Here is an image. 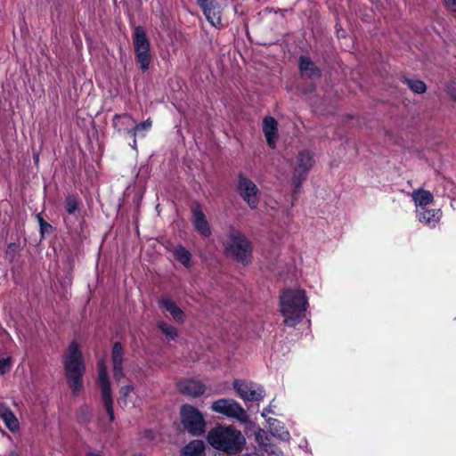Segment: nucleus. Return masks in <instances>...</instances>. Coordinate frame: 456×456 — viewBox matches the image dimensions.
<instances>
[{
	"label": "nucleus",
	"mask_w": 456,
	"mask_h": 456,
	"mask_svg": "<svg viewBox=\"0 0 456 456\" xmlns=\"http://www.w3.org/2000/svg\"><path fill=\"white\" fill-rule=\"evenodd\" d=\"M88 456H101V455L96 454V453H90Z\"/></svg>",
	"instance_id": "nucleus-38"
},
{
	"label": "nucleus",
	"mask_w": 456,
	"mask_h": 456,
	"mask_svg": "<svg viewBox=\"0 0 456 456\" xmlns=\"http://www.w3.org/2000/svg\"><path fill=\"white\" fill-rule=\"evenodd\" d=\"M255 436L260 451L265 454V456H282L281 451L271 443L265 430L259 428L256 432Z\"/></svg>",
	"instance_id": "nucleus-14"
},
{
	"label": "nucleus",
	"mask_w": 456,
	"mask_h": 456,
	"mask_svg": "<svg viewBox=\"0 0 456 456\" xmlns=\"http://www.w3.org/2000/svg\"><path fill=\"white\" fill-rule=\"evenodd\" d=\"M270 412H271V411H270V410H268V409H265V410L263 411V412H262V416H263V417H266V415H267L268 413H270Z\"/></svg>",
	"instance_id": "nucleus-34"
},
{
	"label": "nucleus",
	"mask_w": 456,
	"mask_h": 456,
	"mask_svg": "<svg viewBox=\"0 0 456 456\" xmlns=\"http://www.w3.org/2000/svg\"><path fill=\"white\" fill-rule=\"evenodd\" d=\"M240 195L252 209L256 208L259 198L258 188L253 181L246 176L240 175L238 183Z\"/></svg>",
	"instance_id": "nucleus-10"
},
{
	"label": "nucleus",
	"mask_w": 456,
	"mask_h": 456,
	"mask_svg": "<svg viewBox=\"0 0 456 456\" xmlns=\"http://www.w3.org/2000/svg\"><path fill=\"white\" fill-rule=\"evenodd\" d=\"M174 257L184 267L189 268L191 265V254L183 246H176L173 250Z\"/></svg>",
	"instance_id": "nucleus-26"
},
{
	"label": "nucleus",
	"mask_w": 456,
	"mask_h": 456,
	"mask_svg": "<svg viewBox=\"0 0 456 456\" xmlns=\"http://www.w3.org/2000/svg\"><path fill=\"white\" fill-rule=\"evenodd\" d=\"M118 403L120 406L126 407L128 405H132L133 407H139L141 404V399L138 395V390L136 387L132 384L121 387L119 389Z\"/></svg>",
	"instance_id": "nucleus-13"
},
{
	"label": "nucleus",
	"mask_w": 456,
	"mask_h": 456,
	"mask_svg": "<svg viewBox=\"0 0 456 456\" xmlns=\"http://www.w3.org/2000/svg\"><path fill=\"white\" fill-rule=\"evenodd\" d=\"M314 164V159L312 152L309 151H301L298 153L292 175V185L295 193L300 189Z\"/></svg>",
	"instance_id": "nucleus-7"
},
{
	"label": "nucleus",
	"mask_w": 456,
	"mask_h": 456,
	"mask_svg": "<svg viewBox=\"0 0 456 456\" xmlns=\"http://www.w3.org/2000/svg\"><path fill=\"white\" fill-rule=\"evenodd\" d=\"M263 132L266 142L271 148H274L278 138V124L272 117H266L263 120Z\"/></svg>",
	"instance_id": "nucleus-19"
},
{
	"label": "nucleus",
	"mask_w": 456,
	"mask_h": 456,
	"mask_svg": "<svg viewBox=\"0 0 456 456\" xmlns=\"http://www.w3.org/2000/svg\"><path fill=\"white\" fill-rule=\"evenodd\" d=\"M0 419L4 421L5 427L11 432L19 430L20 422L18 419L4 403H0Z\"/></svg>",
	"instance_id": "nucleus-20"
},
{
	"label": "nucleus",
	"mask_w": 456,
	"mask_h": 456,
	"mask_svg": "<svg viewBox=\"0 0 456 456\" xmlns=\"http://www.w3.org/2000/svg\"><path fill=\"white\" fill-rule=\"evenodd\" d=\"M268 428L270 433L281 441L289 442L290 440V434L285 426L276 419H267Z\"/></svg>",
	"instance_id": "nucleus-23"
},
{
	"label": "nucleus",
	"mask_w": 456,
	"mask_h": 456,
	"mask_svg": "<svg viewBox=\"0 0 456 456\" xmlns=\"http://www.w3.org/2000/svg\"><path fill=\"white\" fill-rule=\"evenodd\" d=\"M224 247L227 254L237 261L248 264L251 258L252 248L250 242L239 230L230 227L224 240Z\"/></svg>",
	"instance_id": "nucleus-4"
},
{
	"label": "nucleus",
	"mask_w": 456,
	"mask_h": 456,
	"mask_svg": "<svg viewBox=\"0 0 456 456\" xmlns=\"http://www.w3.org/2000/svg\"><path fill=\"white\" fill-rule=\"evenodd\" d=\"M77 208V200L73 196H69L65 200V209L69 214H73Z\"/></svg>",
	"instance_id": "nucleus-30"
},
{
	"label": "nucleus",
	"mask_w": 456,
	"mask_h": 456,
	"mask_svg": "<svg viewBox=\"0 0 456 456\" xmlns=\"http://www.w3.org/2000/svg\"><path fill=\"white\" fill-rule=\"evenodd\" d=\"M159 305L162 309L168 312L176 322L183 323L184 322L183 311L170 297H162L159 300Z\"/></svg>",
	"instance_id": "nucleus-18"
},
{
	"label": "nucleus",
	"mask_w": 456,
	"mask_h": 456,
	"mask_svg": "<svg viewBox=\"0 0 456 456\" xmlns=\"http://www.w3.org/2000/svg\"><path fill=\"white\" fill-rule=\"evenodd\" d=\"M304 447L305 449H307V442L306 441H305V444L301 445V448H304Z\"/></svg>",
	"instance_id": "nucleus-36"
},
{
	"label": "nucleus",
	"mask_w": 456,
	"mask_h": 456,
	"mask_svg": "<svg viewBox=\"0 0 456 456\" xmlns=\"http://www.w3.org/2000/svg\"><path fill=\"white\" fill-rule=\"evenodd\" d=\"M447 93L449 94V95L451 96V98L456 102V81L453 80L452 81L448 86H447Z\"/></svg>",
	"instance_id": "nucleus-32"
},
{
	"label": "nucleus",
	"mask_w": 456,
	"mask_h": 456,
	"mask_svg": "<svg viewBox=\"0 0 456 456\" xmlns=\"http://www.w3.org/2000/svg\"><path fill=\"white\" fill-rule=\"evenodd\" d=\"M208 443L216 450L235 454L246 444L242 433L232 426H216L207 436Z\"/></svg>",
	"instance_id": "nucleus-2"
},
{
	"label": "nucleus",
	"mask_w": 456,
	"mask_h": 456,
	"mask_svg": "<svg viewBox=\"0 0 456 456\" xmlns=\"http://www.w3.org/2000/svg\"><path fill=\"white\" fill-rule=\"evenodd\" d=\"M304 447L305 449H307V442L306 441H305V444L301 445V448H304Z\"/></svg>",
	"instance_id": "nucleus-37"
},
{
	"label": "nucleus",
	"mask_w": 456,
	"mask_h": 456,
	"mask_svg": "<svg viewBox=\"0 0 456 456\" xmlns=\"http://www.w3.org/2000/svg\"><path fill=\"white\" fill-rule=\"evenodd\" d=\"M177 387L182 394L191 397H197L205 392L204 384L195 379L180 380Z\"/></svg>",
	"instance_id": "nucleus-17"
},
{
	"label": "nucleus",
	"mask_w": 456,
	"mask_h": 456,
	"mask_svg": "<svg viewBox=\"0 0 456 456\" xmlns=\"http://www.w3.org/2000/svg\"><path fill=\"white\" fill-rule=\"evenodd\" d=\"M64 369L69 388L73 394L83 387V376L86 370L82 352L77 342H71L64 355Z\"/></svg>",
	"instance_id": "nucleus-3"
},
{
	"label": "nucleus",
	"mask_w": 456,
	"mask_h": 456,
	"mask_svg": "<svg viewBox=\"0 0 456 456\" xmlns=\"http://www.w3.org/2000/svg\"><path fill=\"white\" fill-rule=\"evenodd\" d=\"M281 313L284 323L293 327L305 317L308 298L304 289H286L280 296Z\"/></svg>",
	"instance_id": "nucleus-1"
},
{
	"label": "nucleus",
	"mask_w": 456,
	"mask_h": 456,
	"mask_svg": "<svg viewBox=\"0 0 456 456\" xmlns=\"http://www.w3.org/2000/svg\"><path fill=\"white\" fill-rule=\"evenodd\" d=\"M151 120L147 119L140 124H136L134 122V126L133 129L132 136L134 137V143L132 145L133 148H136V136H144L145 133L148 132L151 127Z\"/></svg>",
	"instance_id": "nucleus-28"
},
{
	"label": "nucleus",
	"mask_w": 456,
	"mask_h": 456,
	"mask_svg": "<svg viewBox=\"0 0 456 456\" xmlns=\"http://www.w3.org/2000/svg\"><path fill=\"white\" fill-rule=\"evenodd\" d=\"M299 69H300L301 76L309 77V78L316 77L320 74V70L312 62V61L306 56L300 57Z\"/></svg>",
	"instance_id": "nucleus-24"
},
{
	"label": "nucleus",
	"mask_w": 456,
	"mask_h": 456,
	"mask_svg": "<svg viewBox=\"0 0 456 456\" xmlns=\"http://www.w3.org/2000/svg\"><path fill=\"white\" fill-rule=\"evenodd\" d=\"M442 216L441 209L436 208L425 209L424 219L420 217L419 213H416L419 222L429 228H435L439 224Z\"/></svg>",
	"instance_id": "nucleus-21"
},
{
	"label": "nucleus",
	"mask_w": 456,
	"mask_h": 456,
	"mask_svg": "<svg viewBox=\"0 0 456 456\" xmlns=\"http://www.w3.org/2000/svg\"><path fill=\"white\" fill-rule=\"evenodd\" d=\"M444 4H445L447 9H449L452 12H456V0H444Z\"/></svg>",
	"instance_id": "nucleus-33"
},
{
	"label": "nucleus",
	"mask_w": 456,
	"mask_h": 456,
	"mask_svg": "<svg viewBox=\"0 0 456 456\" xmlns=\"http://www.w3.org/2000/svg\"><path fill=\"white\" fill-rule=\"evenodd\" d=\"M181 420L184 428L193 436H200L205 432V420L199 410L191 405H183L181 408Z\"/></svg>",
	"instance_id": "nucleus-9"
},
{
	"label": "nucleus",
	"mask_w": 456,
	"mask_h": 456,
	"mask_svg": "<svg viewBox=\"0 0 456 456\" xmlns=\"http://www.w3.org/2000/svg\"><path fill=\"white\" fill-rule=\"evenodd\" d=\"M233 387L244 401H260L264 397V389L254 384L236 380L233 383Z\"/></svg>",
	"instance_id": "nucleus-11"
},
{
	"label": "nucleus",
	"mask_w": 456,
	"mask_h": 456,
	"mask_svg": "<svg viewBox=\"0 0 456 456\" xmlns=\"http://www.w3.org/2000/svg\"><path fill=\"white\" fill-rule=\"evenodd\" d=\"M98 384L101 391L102 404L107 411L109 419L113 421L115 419L113 410V398L110 381L107 372V366L104 360L98 362Z\"/></svg>",
	"instance_id": "nucleus-5"
},
{
	"label": "nucleus",
	"mask_w": 456,
	"mask_h": 456,
	"mask_svg": "<svg viewBox=\"0 0 456 456\" xmlns=\"http://www.w3.org/2000/svg\"><path fill=\"white\" fill-rule=\"evenodd\" d=\"M211 410L240 423H247L249 419L246 411L235 400L230 398L219 399L212 403Z\"/></svg>",
	"instance_id": "nucleus-6"
},
{
	"label": "nucleus",
	"mask_w": 456,
	"mask_h": 456,
	"mask_svg": "<svg viewBox=\"0 0 456 456\" xmlns=\"http://www.w3.org/2000/svg\"><path fill=\"white\" fill-rule=\"evenodd\" d=\"M134 121L128 114L116 115L113 118V126L119 133L127 134L132 136Z\"/></svg>",
	"instance_id": "nucleus-22"
},
{
	"label": "nucleus",
	"mask_w": 456,
	"mask_h": 456,
	"mask_svg": "<svg viewBox=\"0 0 456 456\" xmlns=\"http://www.w3.org/2000/svg\"><path fill=\"white\" fill-rule=\"evenodd\" d=\"M192 224L194 229L200 235L204 237H209L211 235L210 225L200 206H196L192 209Z\"/></svg>",
	"instance_id": "nucleus-16"
},
{
	"label": "nucleus",
	"mask_w": 456,
	"mask_h": 456,
	"mask_svg": "<svg viewBox=\"0 0 456 456\" xmlns=\"http://www.w3.org/2000/svg\"><path fill=\"white\" fill-rule=\"evenodd\" d=\"M134 46L137 62L142 70H146L151 61L150 42L142 27H136L134 30Z\"/></svg>",
	"instance_id": "nucleus-8"
},
{
	"label": "nucleus",
	"mask_w": 456,
	"mask_h": 456,
	"mask_svg": "<svg viewBox=\"0 0 456 456\" xmlns=\"http://www.w3.org/2000/svg\"><path fill=\"white\" fill-rule=\"evenodd\" d=\"M8 456H19L18 453H16L15 452H12L8 454Z\"/></svg>",
	"instance_id": "nucleus-35"
},
{
	"label": "nucleus",
	"mask_w": 456,
	"mask_h": 456,
	"mask_svg": "<svg viewBox=\"0 0 456 456\" xmlns=\"http://www.w3.org/2000/svg\"><path fill=\"white\" fill-rule=\"evenodd\" d=\"M113 375L115 379L119 382L125 377L123 368V348L120 343L117 342L113 345L111 352Z\"/></svg>",
	"instance_id": "nucleus-15"
},
{
	"label": "nucleus",
	"mask_w": 456,
	"mask_h": 456,
	"mask_svg": "<svg viewBox=\"0 0 456 456\" xmlns=\"http://www.w3.org/2000/svg\"><path fill=\"white\" fill-rule=\"evenodd\" d=\"M158 328L165 335L166 340L168 342L174 341L178 338V330L164 321L158 322Z\"/></svg>",
	"instance_id": "nucleus-27"
},
{
	"label": "nucleus",
	"mask_w": 456,
	"mask_h": 456,
	"mask_svg": "<svg viewBox=\"0 0 456 456\" xmlns=\"http://www.w3.org/2000/svg\"><path fill=\"white\" fill-rule=\"evenodd\" d=\"M411 198L414 201L415 212L419 213L420 217L424 219L425 209L433 208V194L429 191L417 189L411 192Z\"/></svg>",
	"instance_id": "nucleus-12"
},
{
	"label": "nucleus",
	"mask_w": 456,
	"mask_h": 456,
	"mask_svg": "<svg viewBox=\"0 0 456 456\" xmlns=\"http://www.w3.org/2000/svg\"><path fill=\"white\" fill-rule=\"evenodd\" d=\"M12 358L4 357L0 359V374H5L10 371L12 368Z\"/></svg>",
	"instance_id": "nucleus-31"
},
{
	"label": "nucleus",
	"mask_w": 456,
	"mask_h": 456,
	"mask_svg": "<svg viewBox=\"0 0 456 456\" xmlns=\"http://www.w3.org/2000/svg\"><path fill=\"white\" fill-rule=\"evenodd\" d=\"M405 85L416 94H423L427 90L426 84L419 79L405 78Z\"/></svg>",
	"instance_id": "nucleus-29"
},
{
	"label": "nucleus",
	"mask_w": 456,
	"mask_h": 456,
	"mask_svg": "<svg viewBox=\"0 0 456 456\" xmlns=\"http://www.w3.org/2000/svg\"><path fill=\"white\" fill-rule=\"evenodd\" d=\"M205 444L200 440H193L183 449V456H204Z\"/></svg>",
	"instance_id": "nucleus-25"
}]
</instances>
